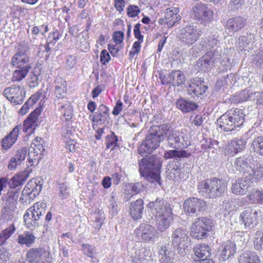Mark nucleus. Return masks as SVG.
<instances>
[{
	"mask_svg": "<svg viewBox=\"0 0 263 263\" xmlns=\"http://www.w3.org/2000/svg\"><path fill=\"white\" fill-rule=\"evenodd\" d=\"M208 88V86L203 84V82H202L201 81H199V79L196 78L190 84L187 88V92L192 97H199L204 93Z\"/></svg>",
	"mask_w": 263,
	"mask_h": 263,
	"instance_id": "nucleus-26",
	"label": "nucleus"
},
{
	"mask_svg": "<svg viewBox=\"0 0 263 263\" xmlns=\"http://www.w3.org/2000/svg\"><path fill=\"white\" fill-rule=\"evenodd\" d=\"M59 196L62 198H66L69 195L70 189L64 183L59 184Z\"/></svg>",
	"mask_w": 263,
	"mask_h": 263,
	"instance_id": "nucleus-59",
	"label": "nucleus"
},
{
	"mask_svg": "<svg viewBox=\"0 0 263 263\" xmlns=\"http://www.w3.org/2000/svg\"><path fill=\"white\" fill-rule=\"evenodd\" d=\"M176 106L178 109L184 113L195 110L198 107L195 103L183 98H180L177 100Z\"/></svg>",
	"mask_w": 263,
	"mask_h": 263,
	"instance_id": "nucleus-33",
	"label": "nucleus"
},
{
	"mask_svg": "<svg viewBox=\"0 0 263 263\" xmlns=\"http://www.w3.org/2000/svg\"><path fill=\"white\" fill-rule=\"evenodd\" d=\"M252 100L256 108L258 109L263 108V91H254L253 92Z\"/></svg>",
	"mask_w": 263,
	"mask_h": 263,
	"instance_id": "nucleus-47",
	"label": "nucleus"
},
{
	"mask_svg": "<svg viewBox=\"0 0 263 263\" xmlns=\"http://www.w3.org/2000/svg\"><path fill=\"white\" fill-rule=\"evenodd\" d=\"M43 250L41 248H32L27 254V257L30 262L38 261L43 255Z\"/></svg>",
	"mask_w": 263,
	"mask_h": 263,
	"instance_id": "nucleus-42",
	"label": "nucleus"
},
{
	"mask_svg": "<svg viewBox=\"0 0 263 263\" xmlns=\"http://www.w3.org/2000/svg\"><path fill=\"white\" fill-rule=\"evenodd\" d=\"M11 62L13 66L19 69L29 70L31 68L29 57L24 52H17L15 53Z\"/></svg>",
	"mask_w": 263,
	"mask_h": 263,
	"instance_id": "nucleus-19",
	"label": "nucleus"
},
{
	"mask_svg": "<svg viewBox=\"0 0 263 263\" xmlns=\"http://www.w3.org/2000/svg\"><path fill=\"white\" fill-rule=\"evenodd\" d=\"M251 60L256 64L263 63V51H260L256 54L252 55Z\"/></svg>",
	"mask_w": 263,
	"mask_h": 263,
	"instance_id": "nucleus-64",
	"label": "nucleus"
},
{
	"mask_svg": "<svg viewBox=\"0 0 263 263\" xmlns=\"http://www.w3.org/2000/svg\"><path fill=\"white\" fill-rule=\"evenodd\" d=\"M195 255L200 259L208 258L211 255V249L206 245L199 244L196 245L194 248Z\"/></svg>",
	"mask_w": 263,
	"mask_h": 263,
	"instance_id": "nucleus-37",
	"label": "nucleus"
},
{
	"mask_svg": "<svg viewBox=\"0 0 263 263\" xmlns=\"http://www.w3.org/2000/svg\"><path fill=\"white\" fill-rule=\"evenodd\" d=\"M161 159L156 155L142 158L139 162L140 175L151 182L160 184Z\"/></svg>",
	"mask_w": 263,
	"mask_h": 263,
	"instance_id": "nucleus-3",
	"label": "nucleus"
},
{
	"mask_svg": "<svg viewBox=\"0 0 263 263\" xmlns=\"http://www.w3.org/2000/svg\"><path fill=\"white\" fill-rule=\"evenodd\" d=\"M231 142L233 145H234L235 149H237L238 153L243 151L245 148V146L247 143L245 139L241 138H236L231 141Z\"/></svg>",
	"mask_w": 263,
	"mask_h": 263,
	"instance_id": "nucleus-53",
	"label": "nucleus"
},
{
	"mask_svg": "<svg viewBox=\"0 0 263 263\" xmlns=\"http://www.w3.org/2000/svg\"><path fill=\"white\" fill-rule=\"evenodd\" d=\"M190 156V153H189L186 151H178L176 149H174L166 151L164 154L163 157L165 159H167L174 158H187Z\"/></svg>",
	"mask_w": 263,
	"mask_h": 263,
	"instance_id": "nucleus-40",
	"label": "nucleus"
},
{
	"mask_svg": "<svg viewBox=\"0 0 263 263\" xmlns=\"http://www.w3.org/2000/svg\"><path fill=\"white\" fill-rule=\"evenodd\" d=\"M3 95L11 103L17 105L23 102L25 92L20 85H13L5 88Z\"/></svg>",
	"mask_w": 263,
	"mask_h": 263,
	"instance_id": "nucleus-15",
	"label": "nucleus"
},
{
	"mask_svg": "<svg viewBox=\"0 0 263 263\" xmlns=\"http://www.w3.org/2000/svg\"><path fill=\"white\" fill-rule=\"evenodd\" d=\"M254 36L251 33L240 36L238 40V47L240 50H248L251 48Z\"/></svg>",
	"mask_w": 263,
	"mask_h": 263,
	"instance_id": "nucleus-35",
	"label": "nucleus"
},
{
	"mask_svg": "<svg viewBox=\"0 0 263 263\" xmlns=\"http://www.w3.org/2000/svg\"><path fill=\"white\" fill-rule=\"evenodd\" d=\"M14 196V192L9 191L7 193V197L4 199V205L1 210V219L3 220L1 226L4 228L1 232V246L16 230L14 223L12 221L16 208V200Z\"/></svg>",
	"mask_w": 263,
	"mask_h": 263,
	"instance_id": "nucleus-1",
	"label": "nucleus"
},
{
	"mask_svg": "<svg viewBox=\"0 0 263 263\" xmlns=\"http://www.w3.org/2000/svg\"><path fill=\"white\" fill-rule=\"evenodd\" d=\"M157 229L161 232H164L170 226L173 221V213L169 214L166 213V215L155 216Z\"/></svg>",
	"mask_w": 263,
	"mask_h": 263,
	"instance_id": "nucleus-27",
	"label": "nucleus"
},
{
	"mask_svg": "<svg viewBox=\"0 0 263 263\" xmlns=\"http://www.w3.org/2000/svg\"><path fill=\"white\" fill-rule=\"evenodd\" d=\"M251 184L250 181L245 176L236 180L233 183L231 190L232 192L235 194L243 195L246 194L251 188Z\"/></svg>",
	"mask_w": 263,
	"mask_h": 263,
	"instance_id": "nucleus-24",
	"label": "nucleus"
},
{
	"mask_svg": "<svg viewBox=\"0 0 263 263\" xmlns=\"http://www.w3.org/2000/svg\"><path fill=\"white\" fill-rule=\"evenodd\" d=\"M29 70L27 69H19L16 70L13 72V76L12 78V81H20L26 77L28 74Z\"/></svg>",
	"mask_w": 263,
	"mask_h": 263,
	"instance_id": "nucleus-49",
	"label": "nucleus"
},
{
	"mask_svg": "<svg viewBox=\"0 0 263 263\" xmlns=\"http://www.w3.org/2000/svg\"><path fill=\"white\" fill-rule=\"evenodd\" d=\"M141 24L137 23L134 27V32L135 37L138 40L137 42L142 43L143 42V36L141 34L140 30Z\"/></svg>",
	"mask_w": 263,
	"mask_h": 263,
	"instance_id": "nucleus-61",
	"label": "nucleus"
},
{
	"mask_svg": "<svg viewBox=\"0 0 263 263\" xmlns=\"http://www.w3.org/2000/svg\"><path fill=\"white\" fill-rule=\"evenodd\" d=\"M35 124V123L26 119L24 121L23 125H19L21 126L20 130L22 129L24 132L32 133L34 130Z\"/></svg>",
	"mask_w": 263,
	"mask_h": 263,
	"instance_id": "nucleus-54",
	"label": "nucleus"
},
{
	"mask_svg": "<svg viewBox=\"0 0 263 263\" xmlns=\"http://www.w3.org/2000/svg\"><path fill=\"white\" fill-rule=\"evenodd\" d=\"M82 250L85 255L91 258H93L96 254L95 247L88 244H83L82 245Z\"/></svg>",
	"mask_w": 263,
	"mask_h": 263,
	"instance_id": "nucleus-55",
	"label": "nucleus"
},
{
	"mask_svg": "<svg viewBox=\"0 0 263 263\" xmlns=\"http://www.w3.org/2000/svg\"><path fill=\"white\" fill-rule=\"evenodd\" d=\"M141 43L140 42H135L133 45L132 50L129 52V56L133 57L136 54H138L141 50Z\"/></svg>",
	"mask_w": 263,
	"mask_h": 263,
	"instance_id": "nucleus-60",
	"label": "nucleus"
},
{
	"mask_svg": "<svg viewBox=\"0 0 263 263\" xmlns=\"http://www.w3.org/2000/svg\"><path fill=\"white\" fill-rule=\"evenodd\" d=\"M245 19L237 16L229 19L226 23V28L229 31L236 32L242 29L246 25Z\"/></svg>",
	"mask_w": 263,
	"mask_h": 263,
	"instance_id": "nucleus-28",
	"label": "nucleus"
},
{
	"mask_svg": "<svg viewBox=\"0 0 263 263\" xmlns=\"http://www.w3.org/2000/svg\"><path fill=\"white\" fill-rule=\"evenodd\" d=\"M200 35V29L196 26L190 25L181 30L179 37L186 45H191L199 39Z\"/></svg>",
	"mask_w": 263,
	"mask_h": 263,
	"instance_id": "nucleus-14",
	"label": "nucleus"
},
{
	"mask_svg": "<svg viewBox=\"0 0 263 263\" xmlns=\"http://www.w3.org/2000/svg\"><path fill=\"white\" fill-rule=\"evenodd\" d=\"M42 141H43L42 138L37 137L31 143L28 149V157L30 161H33L40 158L38 157V155L41 154L45 150L41 143Z\"/></svg>",
	"mask_w": 263,
	"mask_h": 263,
	"instance_id": "nucleus-22",
	"label": "nucleus"
},
{
	"mask_svg": "<svg viewBox=\"0 0 263 263\" xmlns=\"http://www.w3.org/2000/svg\"><path fill=\"white\" fill-rule=\"evenodd\" d=\"M251 148L257 154L263 156V137H256L252 141Z\"/></svg>",
	"mask_w": 263,
	"mask_h": 263,
	"instance_id": "nucleus-44",
	"label": "nucleus"
},
{
	"mask_svg": "<svg viewBox=\"0 0 263 263\" xmlns=\"http://www.w3.org/2000/svg\"><path fill=\"white\" fill-rule=\"evenodd\" d=\"M108 118V116L97 111L92 116L91 120L93 122L97 123V124H101L104 123L107 121Z\"/></svg>",
	"mask_w": 263,
	"mask_h": 263,
	"instance_id": "nucleus-51",
	"label": "nucleus"
},
{
	"mask_svg": "<svg viewBox=\"0 0 263 263\" xmlns=\"http://www.w3.org/2000/svg\"><path fill=\"white\" fill-rule=\"evenodd\" d=\"M46 211V204L37 202L29 208L25 213L23 218L25 226L33 230L40 225V218Z\"/></svg>",
	"mask_w": 263,
	"mask_h": 263,
	"instance_id": "nucleus-6",
	"label": "nucleus"
},
{
	"mask_svg": "<svg viewBox=\"0 0 263 263\" xmlns=\"http://www.w3.org/2000/svg\"><path fill=\"white\" fill-rule=\"evenodd\" d=\"M193 15L201 24L210 21L213 16V12L208 4L197 2L192 8Z\"/></svg>",
	"mask_w": 263,
	"mask_h": 263,
	"instance_id": "nucleus-12",
	"label": "nucleus"
},
{
	"mask_svg": "<svg viewBox=\"0 0 263 263\" xmlns=\"http://www.w3.org/2000/svg\"><path fill=\"white\" fill-rule=\"evenodd\" d=\"M170 84L173 86H179L185 82V78L184 74L180 70L173 71L168 74Z\"/></svg>",
	"mask_w": 263,
	"mask_h": 263,
	"instance_id": "nucleus-36",
	"label": "nucleus"
},
{
	"mask_svg": "<svg viewBox=\"0 0 263 263\" xmlns=\"http://www.w3.org/2000/svg\"><path fill=\"white\" fill-rule=\"evenodd\" d=\"M245 115L238 108L228 111L217 120L218 127L225 132H231L242 125Z\"/></svg>",
	"mask_w": 263,
	"mask_h": 263,
	"instance_id": "nucleus-5",
	"label": "nucleus"
},
{
	"mask_svg": "<svg viewBox=\"0 0 263 263\" xmlns=\"http://www.w3.org/2000/svg\"><path fill=\"white\" fill-rule=\"evenodd\" d=\"M110 60V57L106 50H103L100 53V61L103 65H106Z\"/></svg>",
	"mask_w": 263,
	"mask_h": 263,
	"instance_id": "nucleus-62",
	"label": "nucleus"
},
{
	"mask_svg": "<svg viewBox=\"0 0 263 263\" xmlns=\"http://www.w3.org/2000/svg\"><path fill=\"white\" fill-rule=\"evenodd\" d=\"M249 194L247 196L251 203H263V190L253 189L249 192Z\"/></svg>",
	"mask_w": 263,
	"mask_h": 263,
	"instance_id": "nucleus-39",
	"label": "nucleus"
},
{
	"mask_svg": "<svg viewBox=\"0 0 263 263\" xmlns=\"http://www.w3.org/2000/svg\"><path fill=\"white\" fill-rule=\"evenodd\" d=\"M217 43V37L215 35H212L209 36L208 38L203 39L200 42L201 48H199L200 50L211 49L214 48Z\"/></svg>",
	"mask_w": 263,
	"mask_h": 263,
	"instance_id": "nucleus-41",
	"label": "nucleus"
},
{
	"mask_svg": "<svg viewBox=\"0 0 263 263\" xmlns=\"http://www.w3.org/2000/svg\"><path fill=\"white\" fill-rule=\"evenodd\" d=\"M28 149L26 147H23L16 151V155L13 157L17 162L21 163L26 158Z\"/></svg>",
	"mask_w": 263,
	"mask_h": 263,
	"instance_id": "nucleus-58",
	"label": "nucleus"
},
{
	"mask_svg": "<svg viewBox=\"0 0 263 263\" xmlns=\"http://www.w3.org/2000/svg\"><path fill=\"white\" fill-rule=\"evenodd\" d=\"M206 207L207 204L205 201L195 197L186 199L183 205L185 213L190 216H197L200 213L205 211Z\"/></svg>",
	"mask_w": 263,
	"mask_h": 263,
	"instance_id": "nucleus-11",
	"label": "nucleus"
},
{
	"mask_svg": "<svg viewBox=\"0 0 263 263\" xmlns=\"http://www.w3.org/2000/svg\"><path fill=\"white\" fill-rule=\"evenodd\" d=\"M227 189L226 182L217 178L205 179L198 184L199 193L208 198H215L222 196Z\"/></svg>",
	"mask_w": 263,
	"mask_h": 263,
	"instance_id": "nucleus-4",
	"label": "nucleus"
},
{
	"mask_svg": "<svg viewBox=\"0 0 263 263\" xmlns=\"http://www.w3.org/2000/svg\"><path fill=\"white\" fill-rule=\"evenodd\" d=\"M59 109L61 113V120L63 124H66L69 126L72 124L73 120V110L69 102L66 101L65 103H60Z\"/></svg>",
	"mask_w": 263,
	"mask_h": 263,
	"instance_id": "nucleus-21",
	"label": "nucleus"
},
{
	"mask_svg": "<svg viewBox=\"0 0 263 263\" xmlns=\"http://www.w3.org/2000/svg\"><path fill=\"white\" fill-rule=\"evenodd\" d=\"M10 253L5 248L1 249V263H10Z\"/></svg>",
	"mask_w": 263,
	"mask_h": 263,
	"instance_id": "nucleus-63",
	"label": "nucleus"
},
{
	"mask_svg": "<svg viewBox=\"0 0 263 263\" xmlns=\"http://www.w3.org/2000/svg\"><path fill=\"white\" fill-rule=\"evenodd\" d=\"M34 197H35L33 196V193L30 189L27 187L26 185L22 191L20 200L23 202H29L30 200L33 199Z\"/></svg>",
	"mask_w": 263,
	"mask_h": 263,
	"instance_id": "nucleus-50",
	"label": "nucleus"
},
{
	"mask_svg": "<svg viewBox=\"0 0 263 263\" xmlns=\"http://www.w3.org/2000/svg\"><path fill=\"white\" fill-rule=\"evenodd\" d=\"M167 135H168L167 137L168 144L172 148L176 149L185 148L190 144V141L187 136L183 133L178 131L171 132L169 127Z\"/></svg>",
	"mask_w": 263,
	"mask_h": 263,
	"instance_id": "nucleus-13",
	"label": "nucleus"
},
{
	"mask_svg": "<svg viewBox=\"0 0 263 263\" xmlns=\"http://www.w3.org/2000/svg\"><path fill=\"white\" fill-rule=\"evenodd\" d=\"M26 185L27 187L30 190L34 197L38 195L42 190L41 181L37 179L30 180Z\"/></svg>",
	"mask_w": 263,
	"mask_h": 263,
	"instance_id": "nucleus-43",
	"label": "nucleus"
},
{
	"mask_svg": "<svg viewBox=\"0 0 263 263\" xmlns=\"http://www.w3.org/2000/svg\"><path fill=\"white\" fill-rule=\"evenodd\" d=\"M66 92V82L61 80L60 81H57L55 86L54 94L56 97L63 98Z\"/></svg>",
	"mask_w": 263,
	"mask_h": 263,
	"instance_id": "nucleus-45",
	"label": "nucleus"
},
{
	"mask_svg": "<svg viewBox=\"0 0 263 263\" xmlns=\"http://www.w3.org/2000/svg\"><path fill=\"white\" fill-rule=\"evenodd\" d=\"M106 148L111 150L117 146L118 139L114 133L106 137Z\"/></svg>",
	"mask_w": 263,
	"mask_h": 263,
	"instance_id": "nucleus-48",
	"label": "nucleus"
},
{
	"mask_svg": "<svg viewBox=\"0 0 263 263\" xmlns=\"http://www.w3.org/2000/svg\"><path fill=\"white\" fill-rule=\"evenodd\" d=\"M224 214H231L236 209V202L234 200L228 201L224 202Z\"/></svg>",
	"mask_w": 263,
	"mask_h": 263,
	"instance_id": "nucleus-57",
	"label": "nucleus"
},
{
	"mask_svg": "<svg viewBox=\"0 0 263 263\" xmlns=\"http://www.w3.org/2000/svg\"><path fill=\"white\" fill-rule=\"evenodd\" d=\"M20 128H21L20 126H15L9 135L1 141V146L5 152L9 149L16 141Z\"/></svg>",
	"mask_w": 263,
	"mask_h": 263,
	"instance_id": "nucleus-25",
	"label": "nucleus"
},
{
	"mask_svg": "<svg viewBox=\"0 0 263 263\" xmlns=\"http://www.w3.org/2000/svg\"><path fill=\"white\" fill-rule=\"evenodd\" d=\"M246 177L251 183L260 181L263 178V165L259 163L252 164Z\"/></svg>",
	"mask_w": 263,
	"mask_h": 263,
	"instance_id": "nucleus-20",
	"label": "nucleus"
},
{
	"mask_svg": "<svg viewBox=\"0 0 263 263\" xmlns=\"http://www.w3.org/2000/svg\"><path fill=\"white\" fill-rule=\"evenodd\" d=\"M218 56L217 53H213L212 51L208 52L197 61V66L201 70L208 71L219 62L220 58Z\"/></svg>",
	"mask_w": 263,
	"mask_h": 263,
	"instance_id": "nucleus-18",
	"label": "nucleus"
},
{
	"mask_svg": "<svg viewBox=\"0 0 263 263\" xmlns=\"http://www.w3.org/2000/svg\"><path fill=\"white\" fill-rule=\"evenodd\" d=\"M188 239V232L185 229L178 228L173 231L171 235L172 245L180 254L184 253L187 248Z\"/></svg>",
	"mask_w": 263,
	"mask_h": 263,
	"instance_id": "nucleus-9",
	"label": "nucleus"
},
{
	"mask_svg": "<svg viewBox=\"0 0 263 263\" xmlns=\"http://www.w3.org/2000/svg\"><path fill=\"white\" fill-rule=\"evenodd\" d=\"M35 237L29 231H25L17 237V242L21 245H25L27 247H31L35 242Z\"/></svg>",
	"mask_w": 263,
	"mask_h": 263,
	"instance_id": "nucleus-34",
	"label": "nucleus"
},
{
	"mask_svg": "<svg viewBox=\"0 0 263 263\" xmlns=\"http://www.w3.org/2000/svg\"><path fill=\"white\" fill-rule=\"evenodd\" d=\"M178 13V10L176 8H167L165 10V16L163 20L165 21L169 27L175 25L176 23L180 20V17Z\"/></svg>",
	"mask_w": 263,
	"mask_h": 263,
	"instance_id": "nucleus-31",
	"label": "nucleus"
},
{
	"mask_svg": "<svg viewBox=\"0 0 263 263\" xmlns=\"http://www.w3.org/2000/svg\"><path fill=\"white\" fill-rule=\"evenodd\" d=\"M148 208L151 209L152 213L155 216L166 215V213H172L170 204L163 199H156L154 201L151 202L148 204Z\"/></svg>",
	"mask_w": 263,
	"mask_h": 263,
	"instance_id": "nucleus-17",
	"label": "nucleus"
},
{
	"mask_svg": "<svg viewBox=\"0 0 263 263\" xmlns=\"http://www.w3.org/2000/svg\"><path fill=\"white\" fill-rule=\"evenodd\" d=\"M126 10L128 16L132 18L137 16L141 12L139 7L134 5H129Z\"/></svg>",
	"mask_w": 263,
	"mask_h": 263,
	"instance_id": "nucleus-52",
	"label": "nucleus"
},
{
	"mask_svg": "<svg viewBox=\"0 0 263 263\" xmlns=\"http://www.w3.org/2000/svg\"><path fill=\"white\" fill-rule=\"evenodd\" d=\"M220 249L221 259L225 261L236 253V245L234 242L228 240L220 246Z\"/></svg>",
	"mask_w": 263,
	"mask_h": 263,
	"instance_id": "nucleus-29",
	"label": "nucleus"
},
{
	"mask_svg": "<svg viewBox=\"0 0 263 263\" xmlns=\"http://www.w3.org/2000/svg\"><path fill=\"white\" fill-rule=\"evenodd\" d=\"M212 220L205 217L197 218L190 228L191 235L196 239H201L207 236L208 232L212 230Z\"/></svg>",
	"mask_w": 263,
	"mask_h": 263,
	"instance_id": "nucleus-7",
	"label": "nucleus"
},
{
	"mask_svg": "<svg viewBox=\"0 0 263 263\" xmlns=\"http://www.w3.org/2000/svg\"><path fill=\"white\" fill-rule=\"evenodd\" d=\"M144 207L143 201L138 199L136 201H132L130 204V215L134 220H138L142 217Z\"/></svg>",
	"mask_w": 263,
	"mask_h": 263,
	"instance_id": "nucleus-30",
	"label": "nucleus"
},
{
	"mask_svg": "<svg viewBox=\"0 0 263 263\" xmlns=\"http://www.w3.org/2000/svg\"><path fill=\"white\" fill-rule=\"evenodd\" d=\"M169 131V126L161 124L152 127L149 133L139 146L138 151L141 155L149 154L156 150Z\"/></svg>",
	"mask_w": 263,
	"mask_h": 263,
	"instance_id": "nucleus-2",
	"label": "nucleus"
},
{
	"mask_svg": "<svg viewBox=\"0 0 263 263\" xmlns=\"http://www.w3.org/2000/svg\"><path fill=\"white\" fill-rule=\"evenodd\" d=\"M64 124L65 126L63 128L64 139L71 138L74 134V129L72 128V124L69 126L66 124Z\"/></svg>",
	"mask_w": 263,
	"mask_h": 263,
	"instance_id": "nucleus-56",
	"label": "nucleus"
},
{
	"mask_svg": "<svg viewBox=\"0 0 263 263\" xmlns=\"http://www.w3.org/2000/svg\"><path fill=\"white\" fill-rule=\"evenodd\" d=\"M253 91L250 89H246L237 92L231 97L230 100L234 103H238L245 101L252 100Z\"/></svg>",
	"mask_w": 263,
	"mask_h": 263,
	"instance_id": "nucleus-32",
	"label": "nucleus"
},
{
	"mask_svg": "<svg viewBox=\"0 0 263 263\" xmlns=\"http://www.w3.org/2000/svg\"><path fill=\"white\" fill-rule=\"evenodd\" d=\"M136 238L139 241L154 242L158 237L155 228L146 223H141L135 230Z\"/></svg>",
	"mask_w": 263,
	"mask_h": 263,
	"instance_id": "nucleus-10",
	"label": "nucleus"
},
{
	"mask_svg": "<svg viewBox=\"0 0 263 263\" xmlns=\"http://www.w3.org/2000/svg\"><path fill=\"white\" fill-rule=\"evenodd\" d=\"M31 172V169L29 167H28L24 171L18 173L17 175L13 177L8 182L6 179L4 178H1V192L4 190V188H7V187L8 186L9 189L10 190H8L7 192H9V191L14 192V197H15V192L12 189L23 185V184L27 180L29 177V174ZM6 197H7V194L6 196L3 197V201L4 199H5ZM14 198L16 200V198L15 197Z\"/></svg>",
	"mask_w": 263,
	"mask_h": 263,
	"instance_id": "nucleus-8",
	"label": "nucleus"
},
{
	"mask_svg": "<svg viewBox=\"0 0 263 263\" xmlns=\"http://www.w3.org/2000/svg\"><path fill=\"white\" fill-rule=\"evenodd\" d=\"M254 247L257 250L263 249V230L257 231L255 235Z\"/></svg>",
	"mask_w": 263,
	"mask_h": 263,
	"instance_id": "nucleus-46",
	"label": "nucleus"
},
{
	"mask_svg": "<svg viewBox=\"0 0 263 263\" xmlns=\"http://www.w3.org/2000/svg\"><path fill=\"white\" fill-rule=\"evenodd\" d=\"M258 219V212L250 208L242 212L239 216L241 224H243L246 229H250L256 226Z\"/></svg>",
	"mask_w": 263,
	"mask_h": 263,
	"instance_id": "nucleus-16",
	"label": "nucleus"
},
{
	"mask_svg": "<svg viewBox=\"0 0 263 263\" xmlns=\"http://www.w3.org/2000/svg\"><path fill=\"white\" fill-rule=\"evenodd\" d=\"M253 157L249 155H243L236 159L234 163V168L246 176L251 165Z\"/></svg>",
	"mask_w": 263,
	"mask_h": 263,
	"instance_id": "nucleus-23",
	"label": "nucleus"
},
{
	"mask_svg": "<svg viewBox=\"0 0 263 263\" xmlns=\"http://www.w3.org/2000/svg\"><path fill=\"white\" fill-rule=\"evenodd\" d=\"M240 263H260L259 257L255 253H244L239 258Z\"/></svg>",
	"mask_w": 263,
	"mask_h": 263,
	"instance_id": "nucleus-38",
	"label": "nucleus"
}]
</instances>
